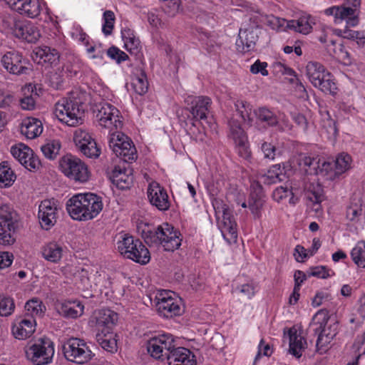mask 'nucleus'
Instances as JSON below:
<instances>
[{
	"instance_id": "f257e3e1",
	"label": "nucleus",
	"mask_w": 365,
	"mask_h": 365,
	"mask_svg": "<svg viewBox=\"0 0 365 365\" xmlns=\"http://www.w3.org/2000/svg\"><path fill=\"white\" fill-rule=\"evenodd\" d=\"M141 236L149 247H158L162 246L167 252L178 250L182 242V235L173 226L164 223L158 227L145 226Z\"/></svg>"
},
{
	"instance_id": "f03ea898",
	"label": "nucleus",
	"mask_w": 365,
	"mask_h": 365,
	"mask_svg": "<svg viewBox=\"0 0 365 365\" xmlns=\"http://www.w3.org/2000/svg\"><path fill=\"white\" fill-rule=\"evenodd\" d=\"M83 96L79 93H72L68 98L56 103L55 115L60 121L68 126L82 123L85 110Z\"/></svg>"
},
{
	"instance_id": "7ed1b4c3",
	"label": "nucleus",
	"mask_w": 365,
	"mask_h": 365,
	"mask_svg": "<svg viewBox=\"0 0 365 365\" xmlns=\"http://www.w3.org/2000/svg\"><path fill=\"white\" fill-rule=\"evenodd\" d=\"M329 317L325 309L318 311L309 324V331L318 336L317 348L318 351H325L326 346L336 336L338 332V324L333 323L327 326Z\"/></svg>"
},
{
	"instance_id": "20e7f679",
	"label": "nucleus",
	"mask_w": 365,
	"mask_h": 365,
	"mask_svg": "<svg viewBox=\"0 0 365 365\" xmlns=\"http://www.w3.org/2000/svg\"><path fill=\"white\" fill-rule=\"evenodd\" d=\"M116 245L117 250L124 257L141 264L150 262V252L139 239H135L127 233L120 234Z\"/></svg>"
},
{
	"instance_id": "39448f33",
	"label": "nucleus",
	"mask_w": 365,
	"mask_h": 365,
	"mask_svg": "<svg viewBox=\"0 0 365 365\" xmlns=\"http://www.w3.org/2000/svg\"><path fill=\"white\" fill-rule=\"evenodd\" d=\"M65 358L72 362L83 364L90 361L94 354L82 339L71 338L62 346Z\"/></svg>"
},
{
	"instance_id": "423d86ee",
	"label": "nucleus",
	"mask_w": 365,
	"mask_h": 365,
	"mask_svg": "<svg viewBox=\"0 0 365 365\" xmlns=\"http://www.w3.org/2000/svg\"><path fill=\"white\" fill-rule=\"evenodd\" d=\"M93 112L101 127L107 128L109 132L122 127L119 110L110 103L101 102L95 105Z\"/></svg>"
},
{
	"instance_id": "0eeeda50",
	"label": "nucleus",
	"mask_w": 365,
	"mask_h": 365,
	"mask_svg": "<svg viewBox=\"0 0 365 365\" xmlns=\"http://www.w3.org/2000/svg\"><path fill=\"white\" fill-rule=\"evenodd\" d=\"M59 167L62 173L70 179L85 182L89 178L87 165L79 158L72 155L61 158Z\"/></svg>"
},
{
	"instance_id": "6e6552de",
	"label": "nucleus",
	"mask_w": 365,
	"mask_h": 365,
	"mask_svg": "<svg viewBox=\"0 0 365 365\" xmlns=\"http://www.w3.org/2000/svg\"><path fill=\"white\" fill-rule=\"evenodd\" d=\"M324 12L328 16H334L335 24H340L345 21L346 26L343 31V38L354 40L356 31L350 30L348 28L355 26L359 24L358 13L355 9L349 7L332 6L327 9Z\"/></svg>"
},
{
	"instance_id": "1a4fd4ad",
	"label": "nucleus",
	"mask_w": 365,
	"mask_h": 365,
	"mask_svg": "<svg viewBox=\"0 0 365 365\" xmlns=\"http://www.w3.org/2000/svg\"><path fill=\"white\" fill-rule=\"evenodd\" d=\"M53 354V344L48 338L38 339L26 351L27 357L34 365L49 364Z\"/></svg>"
},
{
	"instance_id": "9d476101",
	"label": "nucleus",
	"mask_w": 365,
	"mask_h": 365,
	"mask_svg": "<svg viewBox=\"0 0 365 365\" xmlns=\"http://www.w3.org/2000/svg\"><path fill=\"white\" fill-rule=\"evenodd\" d=\"M1 64L9 73L16 76L28 74L31 71L29 60L16 50L4 53L1 58Z\"/></svg>"
},
{
	"instance_id": "9b49d317",
	"label": "nucleus",
	"mask_w": 365,
	"mask_h": 365,
	"mask_svg": "<svg viewBox=\"0 0 365 365\" xmlns=\"http://www.w3.org/2000/svg\"><path fill=\"white\" fill-rule=\"evenodd\" d=\"M173 336L170 334H164L151 338L147 344V350L150 356L161 361L165 360L169 352L175 348Z\"/></svg>"
},
{
	"instance_id": "f8f14e48",
	"label": "nucleus",
	"mask_w": 365,
	"mask_h": 365,
	"mask_svg": "<svg viewBox=\"0 0 365 365\" xmlns=\"http://www.w3.org/2000/svg\"><path fill=\"white\" fill-rule=\"evenodd\" d=\"M155 307L158 313L165 318H172L180 316L183 310L180 302L170 295V293L163 291L155 297Z\"/></svg>"
},
{
	"instance_id": "ddd939ff",
	"label": "nucleus",
	"mask_w": 365,
	"mask_h": 365,
	"mask_svg": "<svg viewBox=\"0 0 365 365\" xmlns=\"http://www.w3.org/2000/svg\"><path fill=\"white\" fill-rule=\"evenodd\" d=\"M118 319L117 313L108 309H103L94 312L91 322L96 327L98 332L111 333Z\"/></svg>"
},
{
	"instance_id": "4468645a",
	"label": "nucleus",
	"mask_w": 365,
	"mask_h": 365,
	"mask_svg": "<svg viewBox=\"0 0 365 365\" xmlns=\"http://www.w3.org/2000/svg\"><path fill=\"white\" fill-rule=\"evenodd\" d=\"M11 153L22 165L30 171L38 170L41 166L38 157L34 154L30 148L24 144L12 146Z\"/></svg>"
},
{
	"instance_id": "2eb2a0df",
	"label": "nucleus",
	"mask_w": 365,
	"mask_h": 365,
	"mask_svg": "<svg viewBox=\"0 0 365 365\" xmlns=\"http://www.w3.org/2000/svg\"><path fill=\"white\" fill-rule=\"evenodd\" d=\"M8 4L19 14L34 19L39 16L46 3L43 0H8Z\"/></svg>"
},
{
	"instance_id": "dca6fc26",
	"label": "nucleus",
	"mask_w": 365,
	"mask_h": 365,
	"mask_svg": "<svg viewBox=\"0 0 365 365\" xmlns=\"http://www.w3.org/2000/svg\"><path fill=\"white\" fill-rule=\"evenodd\" d=\"M148 198L153 206L160 211H166L170 207L168 195L166 190L156 181L148 185Z\"/></svg>"
},
{
	"instance_id": "f3484780",
	"label": "nucleus",
	"mask_w": 365,
	"mask_h": 365,
	"mask_svg": "<svg viewBox=\"0 0 365 365\" xmlns=\"http://www.w3.org/2000/svg\"><path fill=\"white\" fill-rule=\"evenodd\" d=\"M13 34L28 43H36L41 37L40 31L33 23L28 21H16L11 27Z\"/></svg>"
},
{
	"instance_id": "a211bd4d",
	"label": "nucleus",
	"mask_w": 365,
	"mask_h": 365,
	"mask_svg": "<svg viewBox=\"0 0 365 365\" xmlns=\"http://www.w3.org/2000/svg\"><path fill=\"white\" fill-rule=\"evenodd\" d=\"M257 23L250 28L240 29L238 38L236 41L237 50L241 53H247L254 50L258 40V34L255 28H258Z\"/></svg>"
},
{
	"instance_id": "6ab92c4d",
	"label": "nucleus",
	"mask_w": 365,
	"mask_h": 365,
	"mask_svg": "<svg viewBox=\"0 0 365 365\" xmlns=\"http://www.w3.org/2000/svg\"><path fill=\"white\" fill-rule=\"evenodd\" d=\"M66 210L70 216L76 220H90L88 207L83 198V193L73 195L66 202Z\"/></svg>"
},
{
	"instance_id": "aec40b11",
	"label": "nucleus",
	"mask_w": 365,
	"mask_h": 365,
	"mask_svg": "<svg viewBox=\"0 0 365 365\" xmlns=\"http://www.w3.org/2000/svg\"><path fill=\"white\" fill-rule=\"evenodd\" d=\"M212 100L207 96H196L192 98L190 106L186 108L191 115L192 120L197 121L205 120L210 110Z\"/></svg>"
},
{
	"instance_id": "412c9836",
	"label": "nucleus",
	"mask_w": 365,
	"mask_h": 365,
	"mask_svg": "<svg viewBox=\"0 0 365 365\" xmlns=\"http://www.w3.org/2000/svg\"><path fill=\"white\" fill-rule=\"evenodd\" d=\"M57 207L53 202L45 200L38 207V217L42 228L48 230L56 222Z\"/></svg>"
},
{
	"instance_id": "4be33fe9",
	"label": "nucleus",
	"mask_w": 365,
	"mask_h": 365,
	"mask_svg": "<svg viewBox=\"0 0 365 365\" xmlns=\"http://www.w3.org/2000/svg\"><path fill=\"white\" fill-rule=\"evenodd\" d=\"M18 228V222L9 216L0 217V244L11 245L15 242L14 233Z\"/></svg>"
},
{
	"instance_id": "5701e85b",
	"label": "nucleus",
	"mask_w": 365,
	"mask_h": 365,
	"mask_svg": "<svg viewBox=\"0 0 365 365\" xmlns=\"http://www.w3.org/2000/svg\"><path fill=\"white\" fill-rule=\"evenodd\" d=\"M165 360L169 365H196L195 355L188 349L181 346H175Z\"/></svg>"
},
{
	"instance_id": "b1692460",
	"label": "nucleus",
	"mask_w": 365,
	"mask_h": 365,
	"mask_svg": "<svg viewBox=\"0 0 365 365\" xmlns=\"http://www.w3.org/2000/svg\"><path fill=\"white\" fill-rule=\"evenodd\" d=\"M221 232L229 243L236 242L237 238V223L228 208L223 210Z\"/></svg>"
},
{
	"instance_id": "393cba45",
	"label": "nucleus",
	"mask_w": 365,
	"mask_h": 365,
	"mask_svg": "<svg viewBox=\"0 0 365 365\" xmlns=\"http://www.w3.org/2000/svg\"><path fill=\"white\" fill-rule=\"evenodd\" d=\"M109 178L112 183L120 190L130 188L133 182L132 170L130 169L122 170L120 167H115Z\"/></svg>"
},
{
	"instance_id": "a878e982",
	"label": "nucleus",
	"mask_w": 365,
	"mask_h": 365,
	"mask_svg": "<svg viewBox=\"0 0 365 365\" xmlns=\"http://www.w3.org/2000/svg\"><path fill=\"white\" fill-rule=\"evenodd\" d=\"M252 191L248 200V206L255 218L260 217V210L263 206L264 200H263L262 187L258 183H253Z\"/></svg>"
},
{
	"instance_id": "bb28decb",
	"label": "nucleus",
	"mask_w": 365,
	"mask_h": 365,
	"mask_svg": "<svg viewBox=\"0 0 365 365\" xmlns=\"http://www.w3.org/2000/svg\"><path fill=\"white\" fill-rule=\"evenodd\" d=\"M58 312L63 317L76 319L81 317L84 310V306L80 302H66L61 303L57 307Z\"/></svg>"
},
{
	"instance_id": "cd10ccee",
	"label": "nucleus",
	"mask_w": 365,
	"mask_h": 365,
	"mask_svg": "<svg viewBox=\"0 0 365 365\" xmlns=\"http://www.w3.org/2000/svg\"><path fill=\"white\" fill-rule=\"evenodd\" d=\"M63 249L61 244L53 241L45 244L41 248L43 257L51 262L58 263L63 257Z\"/></svg>"
},
{
	"instance_id": "c85d7f7f",
	"label": "nucleus",
	"mask_w": 365,
	"mask_h": 365,
	"mask_svg": "<svg viewBox=\"0 0 365 365\" xmlns=\"http://www.w3.org/2000/svg\"><path fill=\"white\" fill-rule=\"evenodd\" d=\"M43 130L41 120L34 118H27L21 123V133L29 139L38 136Z\"/></svg>"
},
{
	"instance_id": "c756f323",
	"label": "nucleus",
	"mask_w": 365,
	"mask_h": 365,
	"mask_svg": "<svg viewBox=\"0 0 365 365\" xmlns=\"http://www.w3.org/2000/svg\"><path fill=\"white\" fill-rule=\"evenodd\" d=\"M35 320L32 317L21 319L19 325L12 329L14 336L19 339L30 337L35 331Z\"/></svg>"
},
{
	"instance_id": "7c9ffc66",
	"label": "nucleus",
	"mask_w": 365,
	"mask_h": 365,
	"mask_svg": "<svg viewBox=\"0 0 365 365\" xmlns=\"http://www.w3.org/2000/svg\"><path fill=\"white\" fill-rule=\"evenodd\" d=\"M90 220L95 218L102 210L103 204L101 197L92 192L83 193Z\"/></svg>"
},
{
	"instance_id": "2f4dec72",
	"label": "nucleus",
	"mask_w": 365,
	"mask_h": 365,
	"mask_svg": "<svg viewBox=\"0 0 365 365\" xmlns=\"http://www.w3.org/2000/svg\"><path fill=\"white\" fill-rule=\"evenodd\" d=\"M34 54L45 63L56 64L60 58L58 51L47 46H41L34 50Z\"/></svg>"
},
{
	"instance_id": "473e14b6",
	"label": "nucleus",
	"mask_w": 365,
	"mask_h": 365,
	"mask_svg": "<svg viewBox=\"0 0 365 365\" xmlns=\"http://www.w3.org/2000/svg\"><path fill=\"white\" fill-rule=\"evenodd\" d=\"M306 70L309 80L314 86L320 82L321 78L324 77L327 72L324 66L317 61L309 62L307 65Z\"/></svg>"
},
{
	"instance_id": "72a5a7b5",
	"label": "nucleus",
	"mask_w": 365,
	"mask_h": 365,
	"mask_svg": "<svg viewBox=\"0 0 365 365\" xmlns=\"http://www.w3.org/2000/svg\"><path fill=\"white\" fill-rule=\"evenodd\" d=\"M257 121L269 127H276L279 124L277 115L266 107H260L254 110Z\"/></svg>"
},
{
	"instance_id": "f704fd0d",
	"label": "nucleus",
	"mask_w": 365,
	"mask_h": 365,
	"mask_svg": "<svg viewBox=\"0 0 365 365\" xmlns=\"http://www.w3.org/2000/svg\"><path fill=\"white\" fill-rule=\"evenodd\" d=\"M305 195L314 205L320 204L325 199L324 189L319 182H312L307 185Z\"/></svg>"
},
{
	"instance_id": "c9c22d12",
	"label": "nucleus",
	"mask_w": 365,
	"mask_h": 365,
	"mask_svg": "<svg viewBox=\"0 0 365 365\" xmlns=\"http://www.w3.org/2000/svg\"><path fill=\"white\" fill-rule=\"evenodd\" d=\"M289 352L299 359L302 356V352L305 349L307 344L306 340L301 335H298L297 332L292 333L289 331Z\"/></svg>"
},
{
	"instance_id": "e433bc0d",
	"label": "nucleus",
	"mask_w": 365,
	"mask_h": 365,
	"mask_svg": "<svg viewBox=\"0 0 365 365\" xmlns=\"http://www.w3.org/2000/svg\"><path fill=\"white\" fill-rule=\"evenodd\" d=\"M96 340L101 346L106 351L114 353L117 351V341L115 334L111 331V333H101L96 334Z\"/></svg>"
},
{
	"instance_id": "4c0bfd02",
	"label": "nucleus",
	"mask_w": 365,
	"mask_h": 365,
	"mask_svg": "<svg viewBox=\"0 0 365 365\" xmlns=\"http://www.w3.org/2000/svg\"><path fill=\"white\" fill-rule=\"evenodd\" d=\"M16 178V175L11 170L9 162H1L0 163V187H7L11 186Z\"/></svg>"
},
{
	"instance_id": "58836bf2",
	"label": "nucleus",
	"mask_w": 365,
	"mask_h": 365,
	"mask_svg": "<svg viewBox=\"0 0 365 365\" xmlns=\"http://www.w3.org/2000/svg\"><path fill=\"white\" fill-rule=\"evenodd\" d=\"M351 202L350 205L346 209V218L350 222L356 223L359 221L360 217L365 212V206L361 200Z\"/></svg>"
},
{
	"instance_id": "ea45409f",
	"label": "nucleus",
	"mask_w": 365,
	"mask_h": 365,
	"mask_svg": "<svg viewBox=\"0 0 365 365\" xmlns=\"http://www.w3.org/2000/svg\"><path fill=\"white\" fill-rule=\"evenodd\" d=\"M109 134L108 145L113 152L114 148H117V147L122 148L133 143L130 138L121 132L113 130L112 132H109Z\"/></svg>"
},
{
	"instance_id": "a19ab883",
	"label": "nucleus",
	"mask_w": 365,
	"mask_h": 365,
	"mask_svg": "<svg viewBox=\"0 0 365 365\" xmlns=\"http://www.w3.org/2000/svg\"><path fill=\"white\" fill-rule=\"evenodd\" d=\"M284 175L279 164L273 165L267 173L261 176V181L267 185H272L282 181Z\"/></svg>"
},
{
	"instance_id": "79ce46f5",
	"label": "nucleus",
	"mask_w": 365,
	"mask_h": 365,
	"mask_svg": "<svg viewBox=\"0 0 365 365\" xmlns=\"http://www.w3.org/2000/svg\"><path fill=\"white\" fill-rule=\"evenodd\" d=\"M314 87L318 88L325 93H329L333 96L336 93L337 91V87L334 81L333 76L329 71L327 72L324 77L321 78L320 82L316 84Z\"/></svg>"
},
{
	"instance_id": "37998d69",
	"label": "nucleus",
	"mask_w": 365,
	"mask_h": 365,
	"mask_svg": "<svg viewBox=\"0 0 365 365\" xmlns=\"http://www.w3.org/2000/svg\"><path fill=\"white\" fill-rule=\"evenodd\" d=\"M287 27L303 34H309L312 29L308 18L306 16H302L296 20L289 21Z\"/></svg>"
},
{
	"instance_id": "c03bdc74",
	"label": "nucleus",
	"mask_w": 365,
	"mask_h": 365,
	"mask_svg": "<svg viewBox=\"0 0 365 365\" xmlns=\"http://www.w3.org/2000/svg\"><path fill=\"white\" fill-rule=\"evenodd\" d=\"M322 130L327 133V138L336 140L339 129L336 121L331 118L329 111L326 112V116H324L322 120Z\"/></svg>"
},
{
	"instance_id": "a18cd8bd",
	"label": "nucleus",
	"mask_w": 365,
	"mask_h": 365,
	"mask_svg": "<svg viewBox=\"0 0 365 365\" xmlns=\"http://www.w3.org/2000/svg\"><path fill=\"white\" fill-rule=\"evenodd\" d=\"M351 257L354 262L361 268H365V242L360 241L352 249Z\"/></svg>"
},
{
	"instance_id": "49530a36",
	"label": "nucleus",
	"mask_w": 365,
	"mask_h": 365,
	"mask_svg": "<svg viewBox=\"0 0 365 365\" xmlns=\"http://www.w3.org/2000/svg\"><path fill=\"white\" fill-rule=\"evenodd\" d=\"M228 125L230 128L228 136L233 140L235 143L237 142H242V140L247 139L245 131L237 120L232 119L229 121Z\"/></svg>"
},
{
	"instance_id": "de8ad7c7",
	"label": "nucleus",
	"mask_w": 365,
	"mask_h": 365,
	"mask_svg": "<svg viewBox=\"0 0 365 365\" xmlns=\"http://www.w3.org/2000/svg\"><path fill=\"white\" fill-rule=\"evenodd\" d=\"M114 153L125 162H130L137 158V151L133 143L122 148L120 147L114 148Z\"/></svg>"
},
{
	"instance_id": "09e8293b",
	"label": "nucleus",
	"mask_w": 365,
	"mask_h": 365,
	"mask_svg": "<svg viewBox=\"0 0 365 365\" xmlns=\"http://www.w3.org/2000/svg\"><path fill=\"white\" fill-rule=\"evenodd\" d=\"M61 149V143L58 140H51L43 145L41 150L44 156L50 160H53L59 153Z\"/></svg>"
},
{
	"instance_id": "8fccbe9b",
	"label": "nucleus",
	"mask_w": 365,
	"mask_h": 365,
	"mask_svg": "<svg viewBox=\"0 0 365 365\" xmlns=\"http://www.w3.org/2000/svg\"><path fill=\"white\" fill-rule=\"evenodd\" d=\"M25 309L28 314H30L33 318L34 316H41L46 307L40 299L33 298L26 303Z\"/></svg>"
},
{
	"instance_id": "3c124183",
	"label": "nucleus",
	"mask_w": 365,
	"mask_h": 365,
	"mask_svg": "<svg viewBox=\"0 0 365 365\" xmlns=\"http://www.w3.org/2000/svg\"><path fill=\"white\" fill-rule=\"evenodd\" d=\"M132 86L135 92L139 95L145 94L148 89L147 76L143 71L140 74L133 78Z\"/></svg>"
},
{
	"instance_id": "603ef678",
	"label": "nucleus",
	"mask_w": 365,
	"mask_h": 365,
	"mask_svg": "<svg viewBox=\"0 0 365 365\" xmlns=\"http://www.w3.org/2000/svg\"><path fill=\"white\" fill-rule=\"evenodd\" d=\"M351 158L346 153L338 155L335 160V173L340 175L346 172L350 168Z\"/></svg>"
},
{
	"instance_id": "864d4df0",
	"label": "nucleus",
	"mask_w": 365,
	"mask_h": 365,
	"mask_svg": "<svg viewBox=\"0 0 365 365\" xmlns=\"http://www.w3.org/2000/svg\"><path fill=\"white\" fill-rule=\"evenodd\" d=\"M103 24L102 26V32L105 36H109L112 34L114 28L115 16L113 11L107 10L103 14Z\"/></svg>"
},
{
	"instance_id": "5fc2aeb1",
	"label": "nucleus",
	"mask_w": 365,
	"mask_h": 365,
	"mask_svg": "<svg viewBox=\"0 0 365 365\" xmlns=\"http://www.w3.org/2000/svg\"><path fill=\"white\" fill-rule=\"evenodd\" d=\"M15 304L12 298L0 295V316L7 317L12 314Z\"/></svg>"
},
{
	"instance_id": "6e6d98bb",
	"label": "nucleus",
	"mask_w": 365,
	"mask_h": 365,
	"mask_svg": "<svg viewBox=\"0 0 365 365\" xmlns=\"http://www.w3.org/2000/svg\"><path fill=\"white\" fill-rule=\"evenodd\" d=\"M309 277H316L320 279H327L334 274V272L325 266L312 267L307 271Z\"/></svg>"
},
{
	"instance_id": "4d7b16f0",
	"label": "nucleus",
	"mask_w": 365,
	"mask_h": 365,
	"mask_svg": "<svg viewBox=\"0 0 365 365\" xmlns=\"http://www.w3.org/2000/svg\"><path fill=\"white\" fill-rule=\"evenodd\" d=\"M73 139L78 149H84L86 144L90 143V141H95L88 133L81 130L75 132Z\"/></svg>"
},
{
	"instance_id": "13d9d810",
	"label": "nucleus",
	"mask_w": 365,
	"mask_h": 365,
	"mask_svg": "<svg viewBox=\"0 0 365 365\" xmlns=\"http://www.w3.org/2000/svg\"><path fill=\"white\" fill-rule=\"evenodd\" d=\"M83 148L85 149L79 150L88 158H96L100 155L101 150L98 148L96 141H90V143L86 144Z\"/></svg>"
},
{
	"instance_id": "bf43d9fd",
	"label": "nucleus",
	"mask_w": 365,
	"mask_h": 365,
	"mask_svg": "<svg viewBox=\"0 0 365 365\" xmlns=\"http://www.w3.org/2000/svg\"><path fill=\"white\" fill-rule=\"evenodd\" d=\"M107 55L112 59L115 60L117 63H120L128 58V56L118 48L113 46L107 51Z\"/></svg>"
},
{
	"instance_id": "052dcab7",
	"label": "nucleus",
	"mask_w": 365,
	"mask_h": 365,
	"mask_svg": "<svg viewBox=\"0 0 365 365\" xmlns=\"http://www.w3.org/2000/svg\"><path fill=\"white\" fill-rule=\"evenodd\" d=\"M235 144L236 152L238 155L245 159L248 160L251 157V151L247 144V140H242V142H237Z\"/></svg>"
},
{
	"instance_id": "680f3d73",
	"label": "nucleus",
	"mask_w": 365,
	"mask_h": 365,
	"mask_svg": "<svg viewBox=\"0 0 365 365\" xmlns=\"http://www.w3.org/2000/svg\"><path fill=\"white\" fill-rule=\"evenodd\" d=\"M333 57L336 58L338 61H341L344 64L348 65L351 63L350 55L349 52L344 49L341 43H338L337 50Z\"/></svg>"
},
{
	"instance_id": "e2e57ef3",
	"label": "nucleus",
	"mask_w": 365,
	"mask_h": 365,
	"mask_svg": "<svg viewBox=\"0 0 365 365\" xmlns=\"http://www.w3.org/2000/svg\"><path fill=\"white\" fill-rule=\"evenodd\" d=\"M123 41L125 43V47L128 51H129L130 53H134L135 55L138 54L140 51V41L138 38H135V36H132V37L128 36V39H125Z\"/></svg>"
},
{
	"instance_id": "0e129e2a",
	"label": "nucleus",
	"mask_w": 365,
	"mask_h": 365,
	"mask_svg": "<svg viewBox=\"0 0 365 365\" xmlns=\"http://www.w3.org/2000/svg\"><path fill=\"white\" fill-rule=\"evenodd\" d=\"M261 150L264 158L274 160L276 155L277 148L272 143L264 142L261 145Z\"/></svg>"
},
{
	"instance_id": "69168bd1",
	"label": "nucleus",
	"mask_w": 365,
	"mask_h": 365,
	"mask_svg": "<svg viewBox=\"0 0 365 365\" xmlns=\"http://www.w3.org/2000/svg\"><path fill=\"white\" fill-rule=\"evenodd\" d=\"M267 63L261 62L259 60H257L250 67V71L254 73H261L264 76L269 75L268 71L267 70Z\"/></svg>"
},
{
	"instance_id": "338daca9",
	"label": "nucleus",
	"mask_w": 365,
	"mask_h": 365,
	"mask_svg": "<svg viewBox=\"0 0 365 365\" xmlns=\"http://www.w3.org/2000/svg\"><path fill=\"white\" fill-rule=\"evenodd\" d=\"M167 2L165 5V11L169 16H175L180 10V0H165Z\"/></svg>"
},
{
	"instance_id": "774afa93",
	"label": "nucleus",
	"mask_w": 365,
	"mask_h": 365,
	"mask_svg": "<svg viewBox=\"0 0 365 365\" xmlns=\"http://www.w3.org/2000/svg\"><path fill=\"white\" fill-rule=\"evenodd\" d=\"M292 120L295 123L301 128L303 130H307L308 128L309 123L306 117L299 113H294L292 114Z\"/></svg>"
}]
</instances>
